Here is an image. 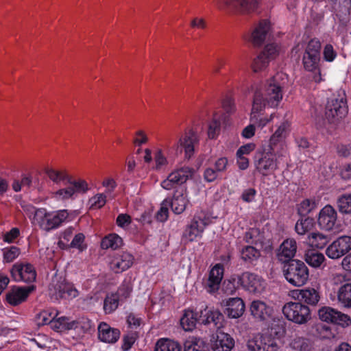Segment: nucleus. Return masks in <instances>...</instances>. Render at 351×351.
Here are the masks:
<instances>
[{
  "instance_id": "nucleus-43",
  "label": "nucleus",
  "mask_w": 351,
  "mask_h": 351,
  "mask_svg": "<svg viewBox=\"0 0 351 351\" xmlns=\"http://www.w3.org/2000/svg\"><path fill=\"white\" fill-rule=\"evenodd\" d=\"M337 206L340 213L351 215V193L340 195L337 199Z\"/></svg>"
},
{
  "instance_id": "nucleus-36",
  "label": "nucleus",
  "mask_w": 351,
  "mask_h": 351,
  "mask_svg": "<svg viewBox=\"0 0 351 351\" xmlns=\"http://www.w3.org/2000/svg\"><path fill=\"white\" fill-rule=\"evenodd\" d=\"M330 241L328 235L320 232H313L308 236L307 243L312 247L324 248Z\"/></svg>"
},
{
  "instance_id": "nucleus-23",
  "label": "nucleus",
  "mask_w": 351,
  "mask_h": 351,
  "mask_svg": "<svg viewBox=\"0 0 351 351\" xmlns=\"http://www.w3.org/2000/svg\"><path fill=\"white\" fill-rule=\"evenodd\" d=\"M289 123L287 122L282 123L274 134L270 137L267 146L273 147V151L279 150L286 152L283 140L288 134Z\"/></svg>"
},
{
  "instance_id": "nucleus-5",
  "label": "nucleus",
  "mask_w": 351,
  "mask_h": 351,
  "mask_svg": "<svg viewBox=\"0 0 351 351\" xmlns=\"http://www.w3.org/2000/svg\"><path fill=\"white\" fill-rule=\"evenodd\" d=\"M321 43L318 39L311 40L305 49L302 64L305 70L314 73L313 80L316 83L322 81L319 69Z\"/></svg>"
},
{
  "instance_id": "nucleus-61",
  "label": "nucleus",
  "mask_w": 351,
  "mask_h": 351,
  "mask_svg": "<svg viewBox=\"0 0 351 351\" xmlns=\"http://www.w3.org/2000/svg\"><path fill=\"white\" fill-rule=\"evenodd\" d=\"M20 234L19 229L17 228H12L9 232H7L3 236V241L8 243H12Z\"/></svg>"
},
{
  "instance_id": "nucleus-39",
  "label": "nucleus",
  "mask_w": 351,
  "mask_h": 351,
  "mask_svg": "<svg viewBox=\"0 0 351 351\" xmlns=\"http://www.w3.org/2000/svg\"><path fill=\"white\" fill-rule=\"evenodd\" d=\"M78 322L76 321H69L66 317H60L56 321L52 323V328L60 332L75 329L77 327Z\"/></svg>"
},
{
  "instance_id": "nucleus-45",
  "label": "nucleus",
  "mask_w": 351,
  "mask_h": 351,
  "mask_svg": "<svg viewBox=\"0 0 351 351\" xmlns=\"http://www.w3.org/2000/svg\"><path fill=\"white\" fill-rule=\"evenodd\" d=\"M238 276L232 275L229 279L224 280L222 285V290L228 295H233L240 286Z\"/></svg>"
},
{
  "instance_id": "nucleus-9",
  "label": "nucleus",
  "mask_w": 351,
  "mask_h": 351,
  "mask_svg": "<svg viewBox=\"0 0 351 351\" xmlns=\"http://www.w3.org/2000/svg\"><path fill=\"white\" fill-rule=\"evenodd\" d=\"M259 2L260 0H219L217 5L220 10L250 14L257 10Z\"/></svg>"
},
{
  "instance_id": "nucleus-25",
  "label": "nucleus",
  "mask_w": 351,
  "mask_h": 351,
  "mask_svg": "<svg viewBox=\"0 0 351 351\" xmlns=\"http://www.w3.org/2000/svg\"><path fill=\"white\" fill-rule=\"evenodd\" d=\"M223 276V267L219 264L215 265L210 270L208 278L205 282L204 287L208 293L216 292L221 284Z\"/></svg>"
},
{
  "instance_id": "nucleus-40",
  "label": "nucleus",
  "mask_w": 351,
  "mask_h": 351,
  "mask_svg": "<svg viewBox=\"0 0 351 351\" xmlns=\"http://www.w3.org/2000/svg\"><path fill=\"white\" fill-rule=\"evenodd\" d=\"M314 226V219L309 217H301L298 220L295 230L298 234L304 235L313 229Z\"/></svg>"
},
{
  "instance_id": "nucleus-26",
  "label": "nucleus",
  "mask_w": 351,
  "mask_h": 351,
  "mask_svg": "<svg viewBox=\"0 0 351 351\" xmlns=\"http://www.w3.org/2000/svg\"><path fill=\"white\" fill-rule=\"evenodd\" d=\"M297 250L296 242L294 239H287L280 245L277 252L278 261L284 265L286 263L291 262L295 255Z\"/></svg>"
},
{
  "instance_id": "nucleus-20",
  "label": "nucleus",
  "mask_w": 351,
  "mask_h": 351,
  "mask_svg": "<svg viewBox=\"0 0 351 351\" xmlns=\"http://www.w3.org/2000/svg\"><path fill=\"white\" fill-rule=\"evenodd\" d=\"M277 53L276 46L274 44L267 45L264 50L254 60L252 68L254 72H258L265 69L271 60Z\"/></svg>"
},
{
  "instance_id": "nucleus-48",
  "label": "nucleus",
  "mask_w": 351,
  "mask_h": 351,
  "mask_svg": "<svg viewBox=\"0 0 351 351\" xmlns=\"http://www.w3.org/2000/svg\"><path fill=\"white\" fill-rule=\"evenodd\" d=\"M220 126V116L217 113H215L208 126V135L210 138H215L218 135Z\"/></svg>"
},
{
  "instance_id": "nucleus-56",
  "label": "nucleus",
  "mask_w": 351,
  "mask_h": 351,
  "mask_svg": "<svg viewBox=\"0 0 351 351\" xmlns=\"http://www.w3.org/2000/svg\"><path fill=\"white\" fill-rule=\"evenodd\" d=\"M219 174L213 167H208L204 170V178L207 182H212L218 178Z\"/></svg>"
},
{
  "instance_id": "nucleus-6",
  "label": "nucleus",
  "mask_w": 351,
  "mask_h": 351,
  "mask_svg": "<svg viewBox=\"0 0 351 351\" xmlns=\"http://www.w3.org/2000/svg\"><path fill=\"white\" fill-rule=\"evenodd\" d=\"M282 271L287 281L295 287H301L308 280V269L299 260H292L283 265Z\"/></svg>"
},
{
  "instance_id": "nucleus-32",
  "label": "nucleus",
  "mask_w": 351,
  "mask_h": 351,
  "mask_svg": "<svg viewBox=\"0 0 351 351\" xmlns=\"http://www.w3.org/2000/svg\"><path fill=\"white\" fill-rule=\"evenodd\" d=\"M269 23L267 20L260 21L252 33L251 41L255 46L262 45L269 30Z\"/></svg>"
},
{
  "instance_id": "nucleus-55",
  "label": "nucleus",
  "mask_w": 351,
  "mask_h": 351,
  "mask_svg": "<svg viewBox=\"0 0 351 351\" xmlns=\"http://www.w3.org/2000/svg\"><path fill=\"white\" fill-rule=\"evenodd\" d=\"M131 293V289L130 287L127 285H122L117 290L116 293H114L117 296L118 298L123 301L125 299H127Z\"/></svg>"
},
{
  "instance_id": "nucleus-42",
  "label": "nucleus",
  "mask_w": 351,
  "mask_h": 351,
  "mask_svg": "<svg viewBox=\"0 0 351 351\" xmlns=\"http://www.w3.org/2000/svg\"><path fill=\"white\" fill-rule=\"evenodd\" d=\"M155 351H181V346L173 340L160 339L156 344Z\"/></svg>"
},
{
  "instance_id": "nucleus-47",
  "label": "nucleus",
  "mask_w": 351,
  "mask_h": 351,
  "mask_svg": "<svg viewBox=\"0 0 351 351\" xmlns=\"http://www.w3.org/2000/svg\"><path fill=\"white\" fill-rule=\"evenodd\" d=\"M120 301L118 296L114 293L107 295L104 302L105 313H111L114 311L118 308Z\"/></svg>"
},
{
  "instance_id": "nucleus-44",
  "label": "nucleus",
  "mask_w": 351,
  "mask_h": 351,
  "mask_svg": "<svg viewBox=\"0 0 351 351\" xmlns=\"http://www.w3.org/2000/svg\"><path fill=\"white\" fill-rule=\"evenodd\" d=\"M44 171L48 178L56 184L64 180L67 182L69 178L65 171H58L52 168L46 167Z\"/></svg>"
},
{
  "instance_id": "nucleus-50",
  "label": "nucleus",
  "mask_w": 351,
  "mask_h": 351,
  "mask_svg": "<svg viewBox=\"0 0 351 351\" xmlns=\"http://www.w3.org/2000/svg\"><path fill=\"white\" fill-rule=\"evenodd\" d=\"M67 183L73 189L74 194L75 193H85L88 191V183L84 180H73L69 177Z\"/></svg>"
},
{
  "instance_id": "nucleus-14",
  "label": "nucleus",
  "mask_w": 351,
  "mask_h": 351,
  "mask_svg": "<svg viewBox=\"0 0 351 351\" xmlns=\"http://www.w3.org/2000/svg\"><path fill=\"white\" fill-rule=\"evenodd\" d=\"M251 351H278L279 347L276 340L270 335H257L247 342Z\"/></svg>"
},
{
  "instance_id": "nucleus-31",
  "label": "nucleus",
  "mask_w": 351,
  "mask_h": 351,
  "mask_svg": "<svg viewBox=\"0 0 351 351\" xmlns=\"http://www.w3.org/2000/svg\"><path fill=\"white\" fill-rule=\"evenodd\" d=\"M34 289L33 285L13 289L6 294V300L11 305L16 306L24 302Z\"/></svg>"
},
{
  "instance_id": "nucleus-7",
  "label": "nucleus",
  "mask_w": 351,
  "mask_h": 351,
  "mask_svg": "<svg viewBox=\"0 0 351 351\" xmlns=\"http://www.w3.org/2000/svg\"><path fill=\"white\" fill-rule=\"evenodd\" d=\"M282 313L287 319L298 324H306L311 318L309 307L300 302L285 304Z\"/></svg>"
},
{
  "instance_id": "nucleus-27",
  "label": "nucleus",
  "mask_w": 351,
  "mask_h": 351,
  "mask_svg": "<svg viewBox=\"0 0 351 351\" xmlns=\"http://www.w3.org/2000/svg\"><path fill=\"white\" fill-rule=\"evenodd\" d=\"M173 212L175 214L183 213L188 203L186 199V189L185 186H180L174 191L171 201H169Z\"/></svg>"
},
{
  "instance_id": "nucleus-38",
  "label": "nucleus",
  "mask_w": 351,
  "mask_h": 351,
  "mask_svg": "<svg viewBox=\"0 0 351 351\" xmlns=\"http://www.w3.org/2000/svg\"><path fill=\"white\" fill-rule=\"evenodd\" d=\"M305 261L311 267L317 268L321 267L325 261L323 254L314 250H308L304 255Z\"/></svg>"
},
{
  "instance_id": "nucleus-21",
  "label": "nucleus",
  "mask_w": 351,
  "mask_h": 351,
  "mask_svg": "<svg viewBox=\"0 0 351 351\" xmlns=\"http://www.w3.org/2000/svg\"><path fill=\"white\" fill-rule=\"evenodd\" d=\"M224 321L223 315L218 310H208L207 307L204 311H200L199 322L204 325L213 324V326L219 329L223 327Z\"/></svg>"
},
{
  "instance_id": "nucleus-11",
  "label": "nucleus",
  "mask_w": 351,
  "mask_h": 351,
  "mask_svg": "<svg viewBox=\"0 0 351 351\" xmlns=\"http://www.w3.org/2000/svg\"><path fill=\"white\" fill-rule=\"evenodd\" d=\"M194 173V169L189 167H182L172 171L167 179L161 182V186L166 190H171L176 187L177 185L181 186L189 179Z\"/></svg>"
},
{
  "instance_id": "nucleus-57",
  "label": "nucleus",
  "mask_w": 351,
  "mask_h": 351,
  "mask_svg": "<svg viewBox=\"0 0 351 351\" xmlns=\"http://www.w3.org/2000/svg\"><path fill=\"white\" fill-rule=\"evenodd\" d=\"M324 58L328 62H332L336 58L337 53L331 45H326L324 49Z\"/></svg>"
},
{
  "instance_id": "nucleus-17",
  "label": "nucleus",
  "mask_w": 351,
  "mask_h": 351,
  "mask_svg": "<svg viewBox=\"0 0 351 351\" xmlns=\"http://www.w3.org/2000/svg\"><path fill=\"white\" fill-rule=\"evenodd\" d=\"M12 278L16 281L32 282L36 280V273L31 264L16 263L11 269Z\"/></svg>"
},
{
  "instance_id": "nucleus-46",
  "label": "nucleus",
  "mask_w": 351,
  "mask_h": 351,
  "mask_svg": "<svg viewBox=\"0 0 351 351\" xmlns=\"http://www.w3.org/2000/svg\"><path fill=\"white\" fill-rule=\"evenodd\" d=\"M316 206L317 204L315 200L305 199L297 205V211L301 217H306Z\"/></svg>"
},
{
  "instance_id": "nucleus-28",
  "label": "nucleus",
  "mask_w": 351,
  "mask_h": 351,
  "mask_svg": "<svg viewBox=\"0 0 351 351\" xmlns=\"http://www.w3.org/2000/svg\"><path fill=\"white\" fill-rule=\"evenodd\" d=\"M234 346L235 341L230 334L219 332L211 348L213 351H232Z\"/></svg>"
},
{
  "instance_id": "nucleus-49",
  "label": "nucleus",
  "mask_w": 351,
  "mask_h": 351,
  "mask_svg": "<svg viewBox=\"0 0 351 351\" xmlns=\"http://www.w3.org/2000/svg\"><path fill=\"white\" fill-rule=\"evenodd\" d=\"M3 261L11 263L16 259L21 253L20 249L16 246H10L5 247L2 250Z\"/></svg>"
},
{
  "instance_id": "nucleus-16",
  "label": "nucleus",
  "mask_w": 351,
  "mask_h": 351,
  "mask_svg": "<svg viewBox=\"0 0 351 351\" xmlns=\"http://www.w3.org/2000/svg\"><path fill=\"white\" fill-rule=\"evenodd\" d=\"M240 286L245 291L250 293H258L263 289V282L261 277L257 274L244 271L241 274H237Z\"/></svg>"
},
{
  "instance_id": "nucleus-60",
  "label": "nucleus",
  "mask_w": 351,
  "mask_h": 351,
  "mask_svg": "<svg viewBox=\"0 0 351 351\" xmlns=\"http://www.w3.org/2000/svg\"><path fill=\"white\" fill-rule=\"evenodd\" d=\"M131 217L128 214H120L118 215L116 223L118 226L125 228L131 223Z\"/></svg>"
},
{
  "instance_id": "nucleus-29",
  "label": "nucleus",
  "mask_w": 351,
  "mask_h": 351,
  "mask_svg": "<svg viewBox=\"0 0 351 351\" xmlns=\"http://www.w3.org/2000/svg\"><path fill=\"white\" fill-rule=\"evenodd\" d=\"M98 337L103 342L114 343L119 339L120 331L117 328H111L105 322H101L98 326Z\"/></svg>"
},
{
  "instance_id": "nucleus-19",
  "label": "nucleus",
  "mask_w": 351,
  "mask_h": 351,
  "mask_svg": "<svg viewBox=\"0 0 351 351\" xmlns=\"http://www.w3.org/2000/svg\"><path fill=\"white\" fill-rule=\"evenodd\" d=\"M319 319L326 322H330L339 325H349L351 322L350 317L331 307L324 306L318 311Z\"/></svg>"
},
{
  "instance_id": "nucleus-52",
  "label": "nucleus",
  "mask_w": 351,
  "mask_h": 351,
  "mask_svg": "<svg viewBox=\"0 0 351 351\" xmlns=\"http://www.w3.org/2000/svg\"><path fill=\"white\" fill-rule=\"evenodd\" d=\"M73 195L74 190L69 186L65 189H61L57 191L54 193V197L58 200H65L72 198Z\"/></svg>"
},
{
  "instance_id": "nucleus-63",
  "label": "nucleus",
  "mask_w": 351,
  "mask_h": 351,
  "mask_svg": "<svg viewBox=\"0 0 351 351\" xmlns=\"http://www.w3.org/2000/svg\"><path fill=\"white\" fill-rule=\"evenodd\" d=\"M136 337L134 334L127 335L123 337V343L122 348L124 351H128L135 342Z\"/></svg>"
},
{
  "instance_id": "nucleus-15",
  "label": "nucleus",
  "mask_w": 351,
  "mask_h": 351,
  "mask_svg": "<svg viewBox=\"0 0 351 351\" xmlns=\"http://www.w3.org/2000/svg\"><path fill=\"white\" fill-rule=\"evenodd\" d=\"M250 312L256 322H267L271 319L274 309L266 302L260 300H255L250 304Z\"/></svg>"
},
{
  "instance_id": "nucleus-51",
  "label": "nucleus",
  "mask_w": 351,
  "mask_h": 351,
  "mask_svg": "<svg viewBox=\"0 0 351 351\" xmlns=\"http://www.w3.org/2000/svg\"><path fill=\"white\" fill-rule=\"evenodd\" d=\"M170 205L169 200L165 199L162 204L160 210L156 214V218L160 222H164L168 219L169 208Z\"/></svg>"
},
{
  "instance_id": "nucleus-53",
  "label": "nucleus",
  "mask_w": 351,
  "mask_h": 351,
  "mask_svg": "<svg viewBox=\"0 0 351 351\" xmlns=\"http://www.w3.org/2000/svg\"><path fill=\"white\" fill-rule=\"evenodd\" d=\"M90 202L91 203V207L95 208H100L103 207L106 202V197L104 194H97L93 197Z\"/></svg>"
},
{
  "instance_id": "nucleus-10",
  "label": "nucleus",
  "mask_w": 351,
  "mask_h": 351,
  "mask_svg": "<svg viewBox=\"0 0 351 351\" xmlns=\"http://www.w3.org/2000/svg\"><path fill=\"white\" fill-rule=\"evenodd\" d=\"M51 287V291L53 289L52 298L56 300H71L78 295V291L73 285L66 282L62 277L53 278Z\"/></svg>"
},
{
  "instance_id": "nucleus-34",
  "label": "nucleus",
  "mask_w": 351,
  "mask_h": 351,
  "mask_svg": "<svg viewBox=\"0 0 351 351\" xmlns=\"http://www.w3.org/2000/svg\"><path fill=\"white\" fill-rule=\"evenodd\" d=\"M338 303L345 308H351V282L341 284L337 291Z\"/></svg>"
},
{
  "instance_id": "nucleus-30",
  "label": "nucleus",
  "mask_w": 351,
  "mask_h": 351,
  "mask_svg": "<svg viewBox=\"0 0 351 351\" xmlns=\"http://www.w3.org/2000/svg\"><path fill=\"white\" fill-rule=\"evenodd\" d=\"M239 256L244 264L254 266L260 258L261 253L252 245H246L239 250Z\"/></svg>"
},
{
  "instance_id": "nucleus-1",
  "label": "nucleus",
  "mask_w": 351,
  "mask_h": 351,
  "mask_svg": "<svg viewBox=\"0 0 351 351\" xmlns=\"http://www.w3.org/2000/svg\"><path fill=\"white\" fill-rule=\"evenodd\" d=\"M348 112L346 95L344 93L334 95L328 101L325 107V118L318 112L317 108H313L311 112L314 122L317 128H326L328 123L332 128H335L346 117Z\"/></svg>"
},
{
  "instance_id": "nucleus-54",
  "label": "nucleus",
  "mask_w": 351,
  "mask_h": 351,
  "mask_svg": "<svg viewBox=\"0 0 351 351\" xmlns=\"http://www.w3.org/2000/svg\"><path fill=\"white\" fill-rule=\"evenodd\" d=\"M259 231L258 229H250L245 233L243 240L249 244H256V238L258 235Z\"/></svg>"
},
{
  "instance_id": "nucleus-37",
  "label": "nucleus",
  "mask_w": 351,
  "mask_h": 351,
  "mask_svg": "<svg viewBox=\"0 0 351 351\" xmlns=\"http://www.w3.org/2000/svg\"><path fill=\"white\" fill-rule=\"evenodd\" d=\"M184 351H207L208 346L205 341L199 337H189L184 344Z\"/></svg>"
},
{
  "instance_id": "nucleus-12",
  "label": "nucleus",
  "mask_w": 351,
  "mask_h": 351,
  "mask_svg": "<svg viewBox=\"0 0 351 351\" xmlns=\"http://www.w3.org/2000/svg\"><path fill=\"white\" fill-rule=\"evenodd\" d=\"M199 143V138L197 133L189 130L182 136L178 143L173 145L176 154L184 151L185 158L190 159L194 154L195 147Z\"/></svg>"
},
{
  "instance_id": "nucleus-13",
  "label": "nucleus",
  "mask_w": 351,
  "mask_h": 351,
  "mask_svg": "<svg viewBox=\"0 0 351 351\" xmlns=\"http://www.w3.org/2000/svg\"><path fill=\"white\" fill-rule=\"evenodd\" d=\"M351 250V237L343 235L338 237L326 248V255L332 259H338Z\"/></svg>"
},
{
  "instance_id": "nucleus-22",
  "label": "nucleus",
  "mask_w": 351,
  "mask_h": 351,
  "mask_svg": "<svg viewBox=\"0 0 351 351\" xmlns=\"http://www.w3.org/2000/svg\"><path fill=\"white\" fill-rule=\"evenodd\" d=\"M221 304L226 306L224 313L229 318H239L243 315L245 311L244 302L238 297L223 300Z\"/></svg>"
},
{
  "instance_id": "nucleus-35",
  "label": "nucleus",
  "mask_w": 351,
  "mask_h": 351,
  "mask_svg": "<svg viewBox=\"0 0 351 351\" xmlns=\"http://www.w3.org/2000/svg\"><path fill=\"white\" fill-rule=\"evenodd\" d=\"M197 322H199L197 313L191 309L185 310L180 319V324L185 331L193 330L196 326Z\"/></svg>"
},
{
  "instance_id": "nucleus-8",
  "label": "nucleus",
  "mask_w": 351,
  "mask_h": 351,
  "mask_svg": "<svg viewBox=\"0 0 351 351\" xmlns=\"http://www.w3.org/2000/svg\"><path fill=\"white\" fill-rule=\"evenodd\" d=\"M208 218L203 213H197L193 217L191 223L186 226L182 239L185 243L192 242L202 234L208 225Z\"/></svg>"
},
{
  "instance_id": "nucleus-3",
  "label": "nucleus",
  "mask_w": 351,
  "mask_h": 351,
  "mask_svg": "<svg viewBox=\"0 0 351 351\" xmlns=\"http://www.w3.org/2000/svg\"><path fill=\"white\" fill-rule=\"evenodd\" d=\"M28 211L34 213V221L41 229L47 232L59 228L69 217V213L66 210L47 212L44 208H35L33 206H29Z\"/></svg>"
},
{
  "instance_id": "nucleus-2",
  "label": "nucleus",
  "mask_w": 351,
  "mask_h": 351,
  "mask_svg": "<svg viewBox=\"0 0 351 351\" xmlns=\"http://www.w3.org/2000/svg\"><path fill=\"white\" fill-rule=\"evenodd\" d=\"M282 74L278 73L274 76L266 86L264 93L256 90L254 93L251 119L257 120V114L262 111L267 105L274 108L278 106L282 99V86L278 81Z\"/></svg>"
},
{
  "instance_id": "nucleus-62",
  "label": "nucleus",
  "mask_w": 351,
  "mask_h": 351,
  "mask_svg": "<svg viewBox=\"0 0 351 351\" xmlns=\"http://www.w3.org/2000/svg\"><path fill=\"white\" fill-rule=\"evenodd\" d=\"M256 194V191L254 189L249 188L243 192L241 199L245 202H251L254 200Z\"/></svg>"
},
{
  "instance_id": "nucleus-59",
  "label": "nucleus",
  "mask_w": 351,
  "mask_h": 351,
  "mask_svg": "<svg viewBox=\"0 0 351 351\" xmlns=\"http://www.w3.org/2000/svg\"><path fill=\"white\" fill-rule=\"evenodd\" d=\"M154 160L156 162V169H160L162 167L165 166L167 163V158L163 155L161 150H158L156 152Z\"/></svg>"
},
{
  "instance_id": "nucleus-41",
  "label": "nucleus",
  "mask_w": 351,
  "mask_h": 351,
  "mask_svg": "<svg viewBox=\"0 0 351 351\" xmlns=\"http://www.w3.org/2000/svg\"><path fill=\"white\" fill-rule=\"evenodd\" d=\"M122 239L116 234H110L106 236L101 242V247L102 249L117 250L122 245Z\"/></svg>"
},
{
  "instance_id": "nucleus-18",
  "label": "nucleus",
  "mask_w": 351,
  "mask_h": 351,
  "mask_svg": "<svg viewBox=\"0 0 351 351\" xmlns=\"http://www.w3.org/2000/svg\"><path fill=\"white\" fill-rule=\"evenodd\" d=\"M337 213L332 206L328 204L320 210L317 219L320 228L332 230L337 226Z\"/></svg>"
},
{
  "instance_id": "nucleus-33",
  "label": "nucleus",
  "mask_w": 351,
  "mask_h": 351,
  "mask_svg": "<svg viewBox=\"0 0 351 351\" xmlns=\"http://www.w3.org/2000/svg\"><path fill=\"white\" fill-rule=\"evenodd\" d=\"M296 298L300 302H304L309 305H316L319 300V294L313 288L304 289L295 292Z\"/></svg>"
},
{
  "instance_id": "nucleus-4",
  "label": "nucleus",
  "mask_w": 351,
  "mask_h": 351,
  "mask_svg": "<svg viewBox=\"0 0 351 351\" xmlns=\"http://www.w3.org/2000/svg\"><path fill=\"white\" fill-rule=\"evenodd\" d=\"M273 147L265 145L263 152L255 157L256 169L263 176H267L278 169L279 160L285 156L286 152L273 150Z\"/></svg>"
},
{
  "instance_id": "nucleus-58",
  "label": "nucleus",
  "mask_w": 351,
  "mask_h": 351,
  "mask_svg": "<svg viewBox=\"0 0 351 351\" xmlns=\"http://www.w3.org/2000/svg\"><path fill=\"white\" fill-rule=\"evenodd\" d=\"M228 166V159L226 157H221L218 158L214 164V169L219 173L225 171Z\"/></svg>"
},
{
  "instance_id": "nucleus-24",
  "label": "nucleus",
  "mask_w": 351,
  "mask_h": 351,
  "mask_svg": "<svg viewBox=\"0 0 351 351\" xmlns=\"http://www.w3.org/2000/svg\"><path fill=\"white\" fill-rule=\"evenodd\" d=\"M134 258L128 252L116 254L110 263V267L114 273L119 274L129 269L133 264Z\"/></svg>"
},
{
  "instance_id": "nucleus-64",
  "label": "nucleus",
  "mask_w": 351,
  "mask_h": 351,
  "mask_svg": "<svg viewBox=\"0 0 351 351\" xmlns=\"http://www.w3.org/2000/svg\"><path fill=\"white\" fill-rule=\"evenodd\" d=\"M222 107L227 114H231L235 110L234 101L230 97L223 99Z\"/></svg>"
}]
</instances>
